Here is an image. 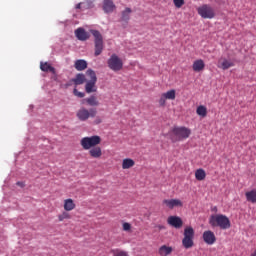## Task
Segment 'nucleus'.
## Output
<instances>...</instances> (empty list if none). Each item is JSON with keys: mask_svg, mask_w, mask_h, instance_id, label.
I'll use <instances>...</instances> for the list:
<instances>
[{"mask_svg": "<svg viewBox=\"0 0 256 256\" xmlns=\"http://www.w3.org/2000/svg\"><path fill=\"white\" fill-rule=\"evenodd\" d=\"M191 136V129L185 126H175L170 132V139L172 143H177L185 139H189Z\"/></svg>", "mask_w": 256, "mask_h": 256, "instance_id": "1", "label": "nucleus"}, {"mask_svg": "<svg viewBox=\"0 0 256 256\" xmlns=\"http://www.w3.org/2000/svg\"><path fill=\"white\" fill-rule=\"evenodd\" d=\"M209 225L211 227H220L223 230L231 229V220L223 214L211 215Z\"/></svg>", "mask_w": 256, "mask_h": 256, "instance_id": "2", "label": "nucleus"}, {"mask_svg": "<svg viewBox=\"0 0 256 256\" xmlns=\"http://www.w3.org/2000/svg\"><path fill=\"white\" fill-rule=\"evenodd\" d=\"M80 145L84 151H89L90 149H93V147H97V145H101V136H87L83 137L80 140Z\"/></svg>", "mask_w": 256, "mask_h": 256, "instance_id": "3", "label": "nucleus"}, {"mask_svg": "<svg viewBox=\"0 0 256 256\" xmlns=\"http://www.w3.org/2000/svg\"><path fill=\"white\" fill-rule=\"evenodd\" d=\"M86 75L90 79L85 85L86 93H97V74L95 71L88 69Z\"/></svg>", "mask_w": 256, "mask_h": 256, "instance_id": "4", "label": "nucleus"}, {"mask_svg": "<svg viewBox=\"0 0 256 256\" xmlns=\"http://www.w3.org/2000/svg\"><path fill=\"white\" fill-rule=\"evenodd\" d=\"M195 239V230L193 227L188 226L184 229V238L182 239V245L185 249H191L193 247Z\"/></svg>", "mask_w": 256, "mask_h": 256, "instance_id": "5", "label": "nucleus"}, {"mask_svg": "<svg viewBox=\"0 0 256 256\" xmlns=\"http://www.w3.org/2000/svg\"><path fill=\"white\" fill-rule=\"evenodd\" d=\"M96 116H97V109L95 108L87 109L85 107H81L76 112V117L79 121H87L88 119H93Z\"/></svg>", "mask_w": 256, "mask_h": 256, "instance_id": "6", "label": "nucleus"}, {"mask_svg": "<svg viewBox=\"0 0 256 256\" xmlns=\"http://www.w3.org/2000/svg\"><path fill=\"white\" fill-rule=\"evenodd\" d=\"M90 33H92L95 44V57H99L101 53H103V35H101V32L99 30H90Z\"/></svg>", "mask_w": 256, "mask_h": 256, "instance_id": "7", "label": "nucleus"}, {"mask_svg": "<svg viewBox=\"0 0 256 256\" xmlns=\"http://www.w3.org/2000/svg\"><path fill=\"white\" fill-rule=\"evenodd\" d=\"M198 15H200L202 19H214L215 9L209 4H203L198 8Z\"/></svg>", "mask_w": 256, "mask_h": 256, "instance_id": "8", "label": "nucleus"}, {"mask_svg": "<svg viewBox=\"0 0 256 256\" xmlns=\"http://www.w3.org/2000/svg\"><path fill=\"white\" fill-rule=\"evenodd\" d=\"M107 63L112 71H121L123 69V60L117 54H112Z\"/></svg>", "mask_w": 256, "mask_h": 256, "instance_id": "9", "label": "nucleus"}, {"mask_svg": "<svg viewBox=\"0 0 256 256\" xmlns=\"http://www.w3.org/2000/svg\"><path fill=\"white\" fill-rule=\"evenodd\" d=\"M168 225H171L174 229H181L183 227V219L179 216H169Z\"/></svg>", "mask_w": 256, "mask_h": 256, "instance_id": "10", "label": "nucleus"}, {"mask_svg": "<svg viewBox=\"0 0 256 256\" xmlns=\"http://www.w3.org/2000/svg\"><path fill=\"white\" fill-rule=\"evenodd\" d=\"M203 241L206 242L207 245H213L215 241H217V237H215L213 231L208 230L203 233Z\"/></svg>", "mask_w": 256, "mask_h": 256, "instance_id": "11", "label": "nucleus"}, {"mask_svg": "<svg viewBox=\"0 0 256 256\" xmlns=\"http://www.w3.org/2000/svg\"><path fill=\"white\" fill-rule=\"evenodd\" d=\"M90 157H92V159H101V157H103V150L101 149L100 146H94L93 148H90L88 150Z\"/></svg>", "mask_w": 256, "mask_h": 256, "instance_id": "12", "label": "nucleus"}, {"mask_svg": "<svg viewBox=\"0 0 256 256\" xmlns=\"http://www.w3.org/2000/svg\"><path fill=\"white\" fill-rule=\"evenodd\" d=\"M164 205L168 207V209H173L175 207H183V202L179 199H170V200H163Z\"/></svg>", "mask_w": 256, "mask_h": 256, "instance_id": "13", "label": "nucleus"}, {"mask_svg": "<svg viewBox=\"0 0 256 256\" xmlns=\"http://www.w3.org/2000/svg\"><path fill=\"white\" fill-rule=\"evenodd\" d=\"M75 35L79 41H87L90 35L83 28H78L75 30Z\"/></svg>", "mask_w": 256, "mask_h": 256, "instance_id": "14", "label": "nucleus"}, {"mask_svg": "<svg viewBox=\"0 0 256 256\" xmlns=\"http://www.w3.org/2000/svg\"><path fill=\"white\" fill-rule=\"evenodd\" d=\"M103 11L105 13H113V11H115V4L113 3V0H104Z\"/></svg>", "mask_w": 256, "mask_h": 256, "instance_id": "15", "label": "nucleus"}, {"mask_svg": "<svg viewBox=\"0 0 256 256\" xmlns=\"http://www.w3.org/2000/svg\"><path fill=\"white\" fill-rule=\"evenodd\" d=\"M193 71H196V73H199V71H203L205 69V62L200 59V60H196L193 63Z\"/></svg>", "mask_w": 256, "mask_h": 256, "instance_id": "16", "label": "nucleus"}, {"mask_svg": "<svg viewBox=\"0 0 256 256\" xmlns=\"http://www.w3.org/2000/svg\"><path fill=\"white\" fill-rule=\"evenodd\" d=\"M83 103H87L90 107H99V100H97V97L90 96L89 98H85L83 100Z\"/></svg>", "mask_w": 256, "mask_h": 256, "instance_id": "17", "label": "nucleus"}, {"mask_svg": "<svg viewBox=\"0 0 256 256\" xmlns=\"http://www.w3.org/2000/svg\"><path fill=\"white\" fill-rule=\"evenodd\" d=\"M246 201L248 203H256V189H252L245 193Z\"/></svg>", "mask_w": 256, "mask_h": 256, "instance_id": "18", "label": "nucleus"}, {"mask_svg": "<svg viewBox=\"0 0 256 256\" xmlns=\"http://www.w3.org/2000/svg\"><path fill=\"white\" fill-rule=\"evenodd\" d=\"M76 71H85L87 69V61L85 60H76L74 63Z\"/></svg>", "mask_w": 256, "mask_h": 256, "instance_id": "19", "label": "nucleus"}, {"mask_svg": "<svg viewBox=\"0 0 256 256\" xmlns=\"http://www.w3.org/2000/svg\"><path fill=\"white\" fill-rule=\"evenodd\" d=\"M76 205H75V201H73V199L68 198L66 200H64V210L65 211H73V209H75Z\"/></svg>", "mask_w": 256, "mask_h": 256, "instance_id": "20", "label": "nucleus"}, {"mask_svg": "<svg viewBox=\"0 0 256 256\" xmlns=\"http://www.w3.org/2000/svg\"><path fill=\"white\" fill-rule=\"evenodd\" d=\"M41 71H44L45 73H53L55 74V68L51 66V64L45 62L40 64Z\"/></svg>", "mask_w": 256, "mask_h": 256, "instance_id": "21", "label": "nucleus"}, {"mask_svg": "<svg viewBox=\"0 0 256 256\" xmlns=\"http://www.w3.org/2000/svg\"><path fill=\"white\" fill-rule=\"evenodd\" d=\"M131 167H135V160L131 158H125L122 161V169H131Z\"/></svg>", "mask_w": 256, "mask_h": 256, "instance_id": "22", "label": "nucleus"}, {"mask_svg": "<svg viewBox=\"0 0 256 256\" xmlns=\"http://www.w3.org/2000/svg\"><path fill=\"white\" fill-rule=\"evenodd\" d=\"M85 81V74H77L76 77L71 80L74 85H83Z\"/></svg>", "mask_w": 256, "mask_h": 256, "instance_id": "23", "label": "nucleus"}, {"mask_svg": "<svg viewBox=\"0 0 256 256\" xmlns=\"http://www.w3.org/2000/svg\"><path fill=\"white\" fill-rule=\"evenodd\" d=\"M195 177L197 181H203L205 180V177H207V173H205V170L203 168H200L196 170Z\"/></svg>", "mask_w": 256, "mask_h": 256, "instance_id": "24", "label": "nucleus"}, {"mask_svg": "<svg viewBox=\"0 0 256 256\" xmlns=\"http://www.w3.org/2000/svg\"><path fill=\"white\" fill-rule=\"evenodd\" d=\"M133 11L131 10V8H125L124 11H122V17H121V20L122 21H129V19H131V13Z\"/></svg>", "mask_w": 256, "mask_h": 256, "instance_id": "25", "label": "nucleus"}, {"mask_svg": "<svg viewBox=\"0 0 256 256\" xmlns=\"http://www.w3.org/2000/svg\"><path fill=\"white\" fill-rule=\"evenodd\" d=\"M196 113L197 115H199V117H207V107L203 105L198 106L196 109Z\"/></svg>", "mask_w": 256, "mask_h": 256, "instance_id": "26", "label": "nucleus"}, {"mask_svg": "<svg viewBox=\"0 0 256 256\" xmlns=\"http://www.w3.org/2000/svg\"><path fill=\"white\" fill-rule=\"evenodd\" d=\"M171 253H173V247L167 245L161 246V255L167 256L171 255Z\"/></svg>", "mask_w": 256, "mask_h": 256, "instance_id": "27", "label": "nucleus"}, {"mask_svg": "<svg viewBox=\"0 0 256 256\" xmlns=\"http://www.w3.org/2000/svg\"><path fill=\"white\" fill-rule=\"evenodd\" d=\"M162 97H164V99H170L171 101H173L175 99V90L172 89L166 93H163Z\"/></svg>", "mask_w": 256, "mask_h": 256, "instance_id": "28", "label": "nucleus"}, {"mask_svg": "<svg viewBox=\"0 0 256 256\" xmlns=\"http://www.w3.org/2000/svg\"><path fill=\"white\" fill-rule=\"evenodd\" d=\"M65 219H71V214L67 210L58 215V221H65Z\"/></svg>", "mask_w": 256, "mask_h": 256, "instance_id": "29", "label": "nucleus"}, {"mask_svg": "<svg viewBox=\"0 0 256 256\" xmlns=\"http://www.w3.org/2000/svg\"><path fill=\"white\" fill-rule=\"evenodd\" d=\"M233 62H229L227 59H224L221 63V67L224 71H227V69H230V67H233Z\"/></svg>", "mask_w": 256, "mask_h": 256, "instance_id": "30", "label": "nucleus"}, {"mask_svg": "<svg viewBox=\"0 0 256 256\" xmlns=\"http://www.w3.org/2000/svg\"><path fill=\"white\" fill-rule=\"evenodd\" d=\"M76 9H81V11H85V9H89V3L80 2L76 5Z\"/></svg>", "mask_w": 256, "mask_h": 256, "instance_id": "31", "label": "nucleus"}, {"mask_svg": "<svg viewBox=\"0 0 256 256\" xmlns=\"http://www.w3.org/2000/svg\"><path fill=\"white\" fill-rule=\"evenodd\" d=\"M173 3L177 9H181L185 5V0H173Z\"/></svg>", "mask_w": 256, "mask_h": 256, "instance_id": "32", "label": "nucleus"}, {"mask_svg": "<svg viewBox=\"0 0 256 256\" xmlns=\"http://www.w3.org/2000/svg\"><path fill=\"white\" fill-rule=\"evenodd\" d=\"M114 256H129V255L125 251L114 250Z\"/></svg>", "mask_w": 256, "mask_h": 256, "instance_id": "33", "label": "nucleus"}, {"mask_svg": "<svg viewBox=\"0 0 256 256\" xmlns=\"http://www.w3.org/2000/svg\"><path fill=\"white\" fill-rule=\"evenodd\" d=\"M122 229H123V231H131V225L129 224V222H124L123 224H122Z\"/></svg>", "mask_w": 256, "mask_h": 256, "instance_id": "34", "label": "nucleus"}, {"mask_svg": "<svg viewBox=\"0 0 256 256\" xmlns=\"http://www.w3.org/2000/svg\"><path fill=\"white\" fill-rule=\"evenodd\" d=\"M73 93L76 97H79L80 99H83V97H85V93L79 92L77 89H74Z\"/></svg>", "mask_w": 256, "mask_h": 256, "instance_id": "35", "label": "nucleus"}, {"mask_svg": "<svg viewBox=\"0 0 256 256\" xmlns=\"http://www.w3.org/2000/svg\"><path fill=\"white\" fill-rule=\"evenodd\" d=\"M16 185H18L19 187H25V183L23 182H17Z\"/></svg>", "mask_w": 256, "mask_h": 256, "instance_id": "36", "label": "nucleus"}, {"mask_svg": "<svg viewBox=\"0 0 256 256\" xmlns=\"http://www.w3.org/2000/svg\"><path fill=\"white\" fill-rule=\"evenodd\" d=\"M99 123H101V119H100V118H97V119L95 120V124H96V125H99Z\"/></svg>", "mask_w": 256, "mask_h": 256, "instance_id": "37", "label": "nucleus"}, {"mask_svg": "<svg viewBox=\"0 0 256 256\" xmlns=\"http://www.w3.org/2000/svg\"><path fill=\"white\" fill-rule=\"evenodd\" d=\"M212 211H215V213H217V206H214V207L212 208Z\"/></svg>", "mask_w": 256, "mask_h": 256, "instance_id": "38", "label": "nucleus"}, {"mask_svg": "<svg viewBox=\"0 0 256 256\" xmlns=\"http://www.w3.org/2000/svg\"><path fill=\"white\" fill-rule=\"evenodd\" d=\"M251 256H256V250L251 254Z\"/></svg>", "mask_w": 256, "mask_h": 256, "instance_id": "39", "label": "nucleus"}, {"mask_svg": "<svg viewBox=\"0 0 256 256\" xmlns=\"http://www.w3.org/2000/svg\"><path fill=\"white\" fill-rule=\"evenodd\" d=\"M165 101H162V105H164Z\"/></svg>", "mask_w": 256, "mask_h": 256, "instance_id": "40", "label": "nucleus"}]
</instances>
